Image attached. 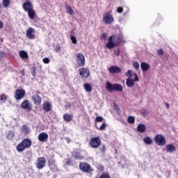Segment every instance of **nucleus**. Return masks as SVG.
Segmentation results:
<instances>
[{"label":"nucleus","instance_id":"1","mask_svg":"<svg viewBox=\"0 0 178 178\" xmlns=\"http://www.w3.org/2000/svg\"><path fill=\"white\" fill-rule=\"evenodd\" d=\"M31 140L25 138L17 145L16 149L17 152H23L26 148H30V147H31Z\"/></svg>","mask_w":178,"mask_h":178},{"label":"nucleus","instance_id":"2","mask_svg":"<svg viewBox=\"0 0 178 178\" xmlns=\"http://www.w3.org/2000/svg\"><path fill=\"white\" fill-rule=\"evenodd\" d=\"M106 89L109 91V92H112V91H118V92H122L123 91V86L120 83H113L107 81L106 83Z\"/></svg>","mask_w":178,"mask_h":178},{"label":"nucleus","instance_id":"3","mask_svg":"<svg viewBox=\"0 0 178 178\" xmlns=\"http://www.w3.org/2000/svg\"><path fill=\"white\" fill-rule=\"evenodd\" d=\"M115 38H116V36L115 35H111L108 38V42L106 44V47L108 49H113L115 47H118L120 45V42L119 41V38L118 40L115 42Z\"/></svg>","mask_w":178,"mask_h":178},{"label":"nucleus","instance_id":"4","mask_svg":"<svg viewBox=\"0 0 178 178\" xmlns=\"http://www.w3.org/2000/svg\"><path fill=\"white\" fill-rule=\"evenodd\" d=\"M79 169L84 173H91V172L94 170L92 168H91V165L87 163H80Z\"/></svg>","mask_w":178,"mask_h":178},{"label":"nucleus","instance_id":"5","mask_svg":"<svg viewBox=\"0 0 178 178\" xmlns=\"http://www.w3.org/2000/svg\"><path fill=\"white\" fill-rule=\"evenodd\" d=\"M21 108L24 109L27 112L33 111V104L29 101V99L24 100L21 104Z\"/></svg>","mask_w":178,"mask_h":178},{"label":"nucleus","instance_id":"6","mask_svg":"<svg viewBox=\"0 0 178 178\" xmlns=\"http://www.w3.org/2000/svg\"><path fill=\"white\" fill-rule=\"evenodd\" d=\"M154 141L156 144L160 147L166 144V139L165 138V136L161 134H158L154 137Z\"/></svg>","mask_w":178,"mask_h":178},{"label":"nucleus","instance_id":"7","mask_svg":"<svg viewBox=\"0 0 178 178\" xmlns=\"http://www.w3.org/2000/svg\"><path fill=\"white\" fill-rule=\"evenodd\" d=\"M90 145L92 148H98L101 145V139L99 137L92 138L90 140Z\"/></svg>","mask_w":178,"mask_h":178},{"label":"nucleus","instance_id":"8","mask_svg":"<svg viewBox=\"0 0 178 178\" xmlns=\"http://www.w3.org/2000/svg\"><path fill=\"white\" fill-rule=\"evenodd\" d=\"M26 95V90L24 89H17L15 90V98L17 101H20L22 98H24Z\"/></svg>","mask_w":178,"mask_h":178},{"label":"nucleus","instance_id":"9","mask_svg":"<svg viewBox=\"0 0 178 178\" xmlns=\"http://www.w3.org/2000/svg\"><path fill=\"white\" fill-rule=\"evenodd\" d=\"M26 35L29 40L35 39V30L33 28L29 27L26 30Z\"/></svg>","mask_w":178,"mask_h":178},{"label":"nucleus","instance_id":"10","mask_svg":"<svg viewBox=\"0 0 178 178\" xmlns=\"http://www.w3.org/2000/svg\"><path fill=\"white\" fill-rule=\"evenodd\" d=\"M76 62L79 66H81V67H83V66L86 65V58H84V55L81 53L76 54Z\"/></svg>","mask_w":178,"mask_h":178},{"label":"nucleus","instance_id":"11","mask_svg":"<svg viewBox=\"0 0 178 178\" xmlns=\"http://www.w3.org/2000/svg\"><path fill=\"white\" fill-rule=\"evenodd\" d=\"M103 22H104L106 24H112V23H113V17L111 13H106L103 17Z\"/></svg>","mask_w":178,"mask_h":178},{"label":"nucleus","instance_id":"12","mask_svg":"<svg viewBox=\"0 0 178 178\" xmlns=\"http://www.w3.org/2000/svg\"><path fill=\"white\" fill-rule=\"evenodd\" d=\"M33 3H31L29 0L24 2L22 3V8L24 9V12H29L33 9Z\"/></svg>","mask_w":178,"mask_h":178},{"label":"nucleus","instance_id":"13","mask_svg":"<svg viewBox=\"0 0 178 178\" xmlns=\"http://www.w3.org/2000/svg\"><path fill=\"white\" fill-rule=\"evenodd\" d=\"M35 165L38 169H44L45 166V157H39L37 159Z\"/></svg>","mask_w":178,"mask_h":178},{"label":"nucleus","instance_id":"14","mask_svg":"<svg viewBox=\"0 0 178 178\" xmlns=\"http://www.w3.org/2000/svg\"><path fill=\"white\" fill-rule=\"evenodd\" d=\"M108 72L111 73V74H118L122 72V69L118 65H111L108 68Z\"/></svg>","mask_w":178,"mask_h":178},{"label":"nucleus","instance_id":"15","mask_svg":"<svg viewBox=\"0 0 178 178\" xmlns=\"http://www.w3.org/2000/svg\"><path fill=\"white\" fill-rule=\"evenodd\" d=\"M79 74L81 76V77H86V79H88L90 74V70L88 68L82 67L79 70Z\"/></svg>","mask_w":178,"mask_h":178},{"label":"nucleus","instance_id":"16","mask_svg":"<svg viewBox=\"0 0 178 178\" xmlns=\"http://www.w3.org/2000/svg\"><path fill=\"white\" fill-rule=\"evenodd\" d=\"M38 139L40 143H47L48 140V134L46 132L40 133L38 136Z\"/></svg>","mask_w":178,"mask_h":178},{"label":"nucleus","instance_id":"17","mask_svg":"<svg viewBox=\"0 0 178 178\" xmlns=\"http://www.w3.org/2000/svg\"><path fill=\"white\" fill-rule=\"evenodd\" d=\"M164 149H165L166 152L168 154H173V152H176V147L172 144H168Z\"/></svg>","mask_w":178,"mask_h":178},{"label":"nucleus","instance_id":"18","mask_svg":"<svg viewBox=\"0 0 178 178\" xmlns=\"http://www.w3.org/2000/svg\"><path fill=\"white\" fill-rule=\"evenodd\" d=\"M73 158H75L77 161H83L84 159V156L81 155V153L74 151L72 153Z\"/></svg>","mask_w":178,"mask_h":178},{"label":"nucleus","instance_id":"19","mask_svg":"<svg viewBox=\"0 0 178 178\" xmlns=\"http://www.w3.org/2000/svg\"><path fill=\"white\" fill-rule=\"evenodd\" d=\"M19 58L23 59V60H27L29 59V53L24 50H21L19 52Z\"/></svg>","mask_w":178,"mask_h":178},{"label":"nucleus","instance_id":"20","mask_svg":"<svg viewBox=\"0 0 178 178\" xmlns=\"http://www.w3.org/2000/svg\"><path fill=\"white\" fill-rule=\"evenodd\" d=\"M149 67H151V66L147 63L142 62L140 63V69L142 72H148V70H149Z\"/></svg>","mask_w":178,"mask_h":178},{"label":"nucleus","instance_id":"21","mask_svg":"<svg viewBox=\"0 0 178 178\" xmlns=\"http://www.w3.org/2000/svg\"><path fill=\"white\" fill-rule=\"evenodd\" d=\"M43 109L44 112H49V111L52 109V104H51L49 102H45L43 104Z\"/></svg>","mask_w":178,"mask_h":178},{"label":"nucleus","instance_id":"22","mask_svg":"<svg viewBox=\"0 0 178 178\" xmlns=\"http://www.w3.org/2000/svg\"><path fill=\"white\" fill-rule=\"evenodd\" d=\"M32 99L35 104V105H40L42 100L41 97L39 95H35L32 97Z\"/></svg>","mask_w":178,"mask_h":178},{"label":"nucleus","instance_id":"23","mask_svg":"<svg viewBox=\"0 0 178 178\" xmlns=\"http://www.w3.org/2000/svg\"><path fill=\"white\" fill-rule=\"evenodd\" d=\"M145 130H147V127L144 124H139L137 126V131L138 133H145Z\"/></svg>","mask_w":178,"mask_h":178},{"label":"nucleus","instance_id":"24","mask_svg":"<svg viewBox=\"0 0 178 178\" xmlns=\"http://www.w3.org/2000/svg\"><path fill=\"white\" fill-rule=\"evenodd\" d=\"M28 13V16L29 19H31L33 20L35 17V11L34 10V8L32 10H29V11H26Z\"/></svg>","mask_w":178,"mask_h":178},{"label":"nucleus","instance_id":"25","mask_svg":"<svg viewBox=\"0 0 178 178\" xmlns=\"http://www.w3.org/2000/svg\"><path fill=\"white\" fill-rule=\"evenodd\" d=\"M126 85L129 88H131L134 86V81L131 78L127 79Z\"/></svg>","mask_w":178,"mask_h":178},{"label":"nucleus","instance_id":"26","mask_svg":"<svg viewBox=\"0 0 178 178\" xmlns=\"http://www.w3.org/2000/svg\"><path fill=\"white\" fill-rule=\"evenodd\" d=\"M143 143H145L146 145H151V144H152V138L149 136H146L143 138Z\"/></svg>","mask_w":178,"mask_h":178},{"label":"nucleus","instance_id":"27","mask_svg":"<svg viewBox=\"0 0 178 178\" xmlns=\"http://www.w3.org/2000/svg\"><path fill=\"white\" fill-rule=\"evenodd\" d=\"M2 5L3 8L8 9L10 6V0H2Z\"/></svg>","mask_w":178,"mask_h":178},{"label":"nucleus","instance_id":"28","mask_svg":"<svg viewBox=\"0 0 178 178\" xmlns=\"http://www.w3.org/2000/svg\"><path fill=\"white\" fill-rule=\"evenodd\" d=\"M83 87L87 92H91L92 91V88L90 83H85Z\"/></svg>","mask_w":178,"mask_h":178},{"label":"nucleus","instance_id":"29","mask_svg":"<svg viewBox=\"0 0 178 178\" xmlns=\"http://www.w3.org/2000/svg\"><path fill=\"white\" fill-rule=\"evenodd\" d=\"M7 138L8 140H13V138H15V132L10 131L7 133Z\"/></svg>","mask_w":178,"mask_h":178},{"label":"nucleus","instance_id":"30","mask_svg":"<svg viewBox=\"0 0 178 178\" xmlns=\"http://www.w3.org/2000/svg\"><path fill=\"white\" fill-rule=\"evenodd\" d=\"M63 119L65 122H70L72 119V117L70 115V114H64Z\"/></svg>","mask_w":178,"mask_h":178},{"label":"nucleus","instance_id":"31","mask_svg":"<svg viewBox=\"0 0 178 178\" xmlns=\"http://www.w3.org/2000/svg\"><path fill=\"white\" fill-rule=\"evenodd\" d=\"M65 10L69 15H73L74 13L73 9H72L67 4L65 5Z\"/></svg>","mask_w":178,"mask_h":178},{"label":"nucleus","instance_id":"32","mask_svg":"<svg viewBox=\"0 0 178 178\" xmlns=\"http://www.w3.org/2000/svg\"><path fill=\"white\" fill-rule=\"evenodd\" d=\"M22 131H24L25 134H29L30 128L27 125L24 124L22 126Z\"/></svg>","mask_w":178,"mask_h":178},{"label":"nucleus","instance_id":"33","mask_svg":"<svg viewBox=\"0 0 178 178\" xmlns=\"http://www.w3.org/2000/svg\"><path fill=\"white\" fill-rule=\"evenodd\" d=\"M127 122L130 124H134V122H136V118H134V117L130 115L128 117Z\"/></svg>","mask_w":178,"mask_h":178},{"label":"nucleus","instance_id":"34","mask_svg":"<svg viewBox=\"0 0 178 178\" xmlns=\"http://www.w3.org/2000/svg\"><path fill=\"white\" fill-rule=\"evenodd\" d=\"M113 108H114V111H115L118 115H120V113H122V111H120V108H119V106H118V104H114Z\"/></svg>","mask_w":178,"mask_h":178},{"label":"nucleus","instance_id":"35","mask_svg":"<svg viewBox=\"0 0 178 178\" xmlns=\"http://www.w3.org/2000/svg\"><path fill=\"white\" fill-rule=\"evenodd\" d=\"M50 169H52L55 166V160L51 159L48 162Z\"/></svg>","mask_w":178,"mask_h":178},{"label":"nucleus","instance_id":"36","mask_svg":"<svg viewBox=\"0 0 178 178\" xmlns=\"http://www.w3.org/2000/svg\"><path fill=\"white\" fill-rule=\"evenodd\" d=\"M133 66L136 70H140V64L137 61H134L133 63Z\"/></svg>","mask_w":178,"mask_h":178},{"label":"nucleus","instance_id":"37","mask_svg":"<svg viewBox=\"0 0 178 178\" xmlns=\"http://www.w3.org/2000/svg\"><path fill=\"white\" fill-rule=\"evenodd\" d=\"M113 51L115 56H120V49H114Z\"/></svg>","mask_w":178,"mask_h":178},{"label":"nucleus","instance_id":"38","mask_svg":"<svg viewBox=\"0 0 178 178\" xmlns=\"http://www.w3.org/2000/svg\"><path fill=\"white\" fill-rule=\"evenodd\" d=\"M6 99H8V97H6V95H2L1 97H0V101L1 102H6Z\"/></svg>","mask_w":178,"mask_h":178},{"label":"nucleus","instance_id":"39","mask_svg":"<svg viewBox=\"0 0 178 178\" xmlns=\"http://www.w3.org/2000/svg\"><path fill=\"white\" fill-rule=\"evenodd\" d=\"M70 38L72 44H77V38H76V36L71 35Z\"/></svg>","mask_w":178,"mask_h":178},{"label":"nucleus","instance_id":"40","mask_svg":"<svg viewBox=\"0 0 178 178\" xmlns=\"http://www.w3.org/2000/svg\"><path fill=\"white\" fill-rule=\"evenodd\" d=\"M156 52H157V55H159V56H162V55H163V54H164L163 49H157Z\"/></svg>","mask_w":178,"mask_h":178},{"label":"nucleus","instance_id":"41","mask_svg":"<svg viewBox=\"0 0 178 178\" xmlns=\"http://www.w3.org/2000/svg\"><path fill=\"white\" fill-rule=\"evenodd\" d=\"M31 72L32 76L33 77H35V75L37 74L36 72H35V67H32L31 68Z\"/></svg>","mask_w":178,"mask_h":178},{"label":"nucleus","instance_id":"42","mask_svg":"<svg viewBox=\"0 0 178 178\" xmlns=\"http://www.w3.org/2000/svg\"><path fill=\"white\" fill-rule=\"evenodd\" d=\"M105 129H106V123L104 122L100 126V127L99 128V130L104 131V130H105Z\"/></svg>","mask_w":178,"mask_h":178},{"label":"nucleus","instance_id":"43","mask_svg":"<svg viewBox=\"0 0 178 178\" xmlns=\"http://www.w3.org/2000/svg\"><path fill=\"white\" fill-rule=\"evenodd\" d=\"M99 178H111V176L108 173H103Z\"/></svg>","mask_w":178,"mask_h":178},{"label":"nucleus","instance_id":"44","mask_svg":"<svg viewBox=\"0 0 178 178\" xmlns=\"http://www.w3.org/2000/svg\"><path fill=\"white\" fill-rule=\"evenodd\" d=\"M107 38H108V34L106 33H102L100 37L101 40H106Z\"/></svg>","mask_w":178,"mask_h":178},{"label":"nucleus","instance_id":"45","mask_svg":"<svg viewBox=\"0 0 178 178\" xmlns=\"http://www.w3.org/2000/svg\"><path fill=\"white\" fill-rule=\"evenodd\" d=\"M126 76L131 79V76H133V72L131 70H128L126 73Z\"/></svg>","mask_w":178,"mask_h":178},{"label":"nucleus","instance_id":"46","mask_svg":"<svg viewBox=\"0 0 178 178\" xmlns=\"http://www.w3.org/2000/svg\"><path fill=\"white\" fill-rule=\"evenodd\" d=\"M102 120H104V118H102V116H97L96 117L95 122H102Z\"/></svg>","mask_w":178,"mask_h":178},{"label":"nucleus","instance_id":"47","mask_svg":"<svg viewBox=\"0 0 178 178\" xmlns=\"http://www.w3.org/2000/svg\"><path fill=\"white\" fill-rule=\"evenodd\" d=\"M49 62H51V60L49 58L46 57L43 58V63L48 64Z\"/></svg>","mask_w":178,"mask_h":178},{"label":"nucleus","instance_id":"48","mask_svg":"<svg viewBox=\"0 0 178 178\" xmlns=\"http://www.w3.org/2000/svg\"><path fill=\"white\" fill-rule=\"evenodd\" d=\"M118 13H123V8L122 7H118L117 8Z\"/></svg>","mask_w":178,"mask_h":178},{"label":"nucleus","instance_id":"49","mask_svg":"<svg viewBox=\"0 0 178 178\" xmlns=\"http://www.w3.org/2000/svg\"><path fill=\"white\" fill-rule=\"evenodd\" d=\"M55 51H56V52H60V45L57 44V45L56 46Z\"/></svg>","mask_w":178,"mask_h":178},{"label":"nucleus","instance_id":"50","mask_svg":"<svg viewBox=\"0 0 178 178\" xmlns=\"http://www.w3.org/2000/svg\"><path fill=\"white\" fill-rule=\"evenodd\" d=\"M142 113L144 117L148 116V111H147V110L143 111Z\"/></svg>","mask_w":178,"mask_h":178},{"label":"nucleus","instance_id":"51","mask_svg":"<svg viewBox=\"0 0 178 178\" xmlns=\"http://www.w3.org/2000/svg\"><path fill=\"white\" fill-rule=\"evenodd\" d=\"M66 165L67 166H70V165H72V161L70 160V159H68V160L66 161Z\"/></svg>","mask_w":178,"mask_h":178},{"label":"nucleus","instance_id":"52","mask_svg":"<svg viewBox=\"0 0 178 178\" xmlns=\"http://www.w3.org/2000/svg\"><path fill=\"white\" fill-rule=\"evenodd\" d=\"M135 76V79H133L134 81H138L139 79H138V75H137V74H134Z\"/></svg>","mask_w":178,"mask_h":178},{"label":"nucleus","instance_id":"53","mask_svg":"<svg viewBox=\"0 0 178 178\" xmlns=\"http://www.w3.org/2000/svg\"><path fill=\"white\" fill-rule=\"evenodd\" d=\"M66 108H72V104L70 102H67L65 106Z\"/></svg>","mask_w":178,"mask_h":178},{"label":"nucleus","instance_id":"54","mask_svg":"<svg viewBox=\"0 0 178 178\" xmlns=\"http://www.w3.org/2000/svg\"><path fill=\"white\" fill-rule=\"evenodd\" d=\"M106 148V146L104 145H103V148L101 149L102 152H105V149Z\"/></svg>","mask_w":178,"mask_h":178},{"label":"nucleus","instance_id":"55","mask_svg":"<svg viewBox=\"0 0 178 178\" xmlns=\"http://www.w3.org/2000/svg\"><path fill=\"white\" fill-rule=\"evenodd\" d=\"M0 29H3V22L0 20Z\"/></svg>","mask_w":178,"mask_h":178},{"label":"nucleus","instance_id":"56","mask_svg":"<svg viewBox=\"0 0 178 178\" xmlns=\"http://www.w3.org/2000/svg\"><path fill=\"white\" fill-rule=\"evenodd\" d=\"M165 106H166V108L167 109H169V108H170V105H169V104L168 103H165Z\"/></svg>","mask_w":178,"mask_h":178},{"label":"nucleus","instance_id":"57","mask_svg":"<svg viewBox=\"0 0 178 178\" xmlns=\"http://www.w3.org/2000/svg\"><path fill=\"white\" fill-rule=\"evenodd\" d=\"M3 55H4L3 52H2V51L0 52V58H3Z\"/></svg>","mask_w":178,"mask_h":178},{"label":"nucleus","instance_id":"58","mask_svg":"<svg viewBox=\"0 0 178 178\" xmlns=\"http://www.w3.org/2000/svg\"><path fill=\"white\" fill-rule=\"evenodd\" d=\"M21 73H22V76H24V70H22L21 71Z\"/></svg>","mask_w":178,"mask_h":178},{"label":"nucleus","instance_id":"59","mask_svg":"<svg viewBox=\"0 0 178 178\" xmlns=\"http://www.w3.org/2000/svg\"><path fill=\"white\" fill-rule=\"evenodd\" d=\"M2 8V3H0V10Z\"/></svg>","mask_w":178,"mask_h":178},{"label":"nucleus","instance_id":"60","mask_svg":"<svg viewBox=\"0 0 178 178\" xmlns=\"http://www.w3.org/2000/svg\"><path fill=\"white\" fill-rule=\"evenodd\" d=\"M127 15V13H124V16H126Z\"/></svg>","mask_w":178,"mask_h":178}]
</instances>
